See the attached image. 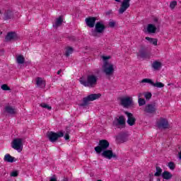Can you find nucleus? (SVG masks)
<instances>
[{
  "instance_id": "13",
  "label": "nucleus",
  "mask_w": 181,
  "mask_h": 181,
  "mask_svg": "<svg viewBox=\"0 0 181 181\" xmlns=\"http://www.w3.org/2000/svg\"><path fill=\"white\" fill-rule=\"evenodd\" d=\"M137 56L141 57V59H148L149 57V54L148 53L146 47L142 46L139 51Z\"/></svg>"
},
{
  "instance_id": "18",
  "label": "nucleus",
  "mask_w": 181,
  "mask_h": 181,
  "mask_svg": "<svg viewBox=\"0 0 181 181\" xmlns=\"http://www.w3.org/2000/svg\"><path fill=\"white\" fill-rule=\"evenodd\" d=\"M95 21H97V18L88 17L86 18L85 22L86 23L87 26L89 28H94V25H95Z\"/></svg>"
},
{
  "instance_id": "25",
  "label": "nucleus",
  "mask_w": 181,
  "mask_h": 181,
  "mask_svg": "<svg viewBox=\"0 0 181 181\" xmlns=\"http://www.w3.org/2000/svg\"><path fill=\"white\" fill-rule=\"evenodd\" d=\"M4 110H5V112H7V114H10L11 115H13L14 114H16L15 109L11 106H6Z\"/></svg>"
},
{
  "instance_id": "7",
  "label": "nucleus",
  "mask_w": 181,
  "mask_h": 181,
  "mask_svg": "<svg viewBox=\"0 0 181 181\" xmlns=\"http://www.w3.org/2000/svg\"><path fill=\"white\" fill-rule=\"evenodd\" d=\"M23 140L21 138L14 139L11 143L13 149L18 151V152H22L23 149Z\"/></svg>"
},
{
  "instance_id": "42",
  "label": "nucleus",
  "mask_w": 181,
  "mask_h": 181,
  "mask_svg": "<svg viewBox=\"0 0 181 181\" xmlns=\"http://www.w3.org/2000/svg\"><path fill=\"white\" fill-rule=\"evenodd\" d=\"M103 59L104 62H107V60L111 59V57H107V56H103Z\"/></svg>"
},
{
  "instance_id": "19",
  "label": "nucleus",
  "mask_w": 181,
  "mask_h": 181,
  "mask_svg": "<svg viewBox=\"0 0 181 181\" xmlns=\"http://www.w3.org/2000/svg\"><path fill=\"white\" fill-rule=\"evenodd\" d=\"M13 18V13L11 10H7L4 13V21H9V19H12Z\"/></svg>"
},
{
  "instance_id": "37",
  "label": "nucleus",
  "mask_w": 181,
  "mask_h": 181,
  "mask_svg": "<svg viewBox=\"0 0 181 181\" xmlns=\"http://www.w3.org/2000/svg\"><path fill=\"white\" fill-rule=\"evenodd\" d=\"M1 90H3L4 91H10L11 88H9V86H8V85L6 84H3L1 86Z\"/></svg>"
},
{
  "instance_id": "30",
  "label": "nucleus",
  "mask_w": 181,
  "mask_h": 181,
  "mask_svg": "<svg viewBox=\"0 0 181 181\" xmlns=\"http://www.w3.org/2000/svg\"><path fill=\"white\" fill-rule=\"evenodd\" d=\"M153 87H156L157 88H163L165 87V84H163L162 82L156 81L153 82Z\"/></svg>"
},
{
  "instance_id": "34",
  "label": "nucleus",
  "mask_w": 181,
  "mask_h": 181,
  "mask_svg": "<svg viewBox=\"0 0 181 181\" xmlns=\"http://www.w3.org/2000/svg\"><path fill=\"white\" fill-rule=\"evenodd\" d=\"M138 103L139 107H142L143 105H145V104H146V101L144 98H139Z\"/></svg>"
},
{
  "instance_id": "14",
  "label": "nucleus",
  "mask_w": 181,
  "mask_h": 181,
  "mask_svg": "<svg viewBox=\"0 0 181 181\" xmlns=\"http://www.w3.org/2000/svg\"><path fill=\"white\" fill-rule=\"evenodd\" d=\"M147 114H155L156 112V105L155 104H148L144 109Z\"/></svg>"
},
{
  "instance_id": "21",
  "label": "nucleus",
  "mask_w": 181,
  "mask_h": 181,
  "mask_svg": "<svg viewBox=\"0 0 181 181\" xmlns=\"http://www.w3.org/2000/svg\"><path fill=\"white\" fill-rule=\"evenodd\" d=\"M163 179H165V180H170L172 177H173V175L170 173V172L165 170L162 174Z\"/></svg>"
},
{
  "instance_id": "36",
  "label": "nucleus",
  "mask_w": 181,
  "mask_h": 181,
  "mask_svg": "<svg viewBox=\"0 0 181 181\" xmlns=\"http://www.w3.org/2000/svg\"><path fill=\"white\" fill-rule=\"evenodd\" d=\"M144 97L147 101H149L151 98H152V93L150 92H147L144 94Z\"/></svg>"
},
{
  "instance_id": "24",
  "label": "nucleus",
  "mask_w": 181,
  "mask_h": 181,
  "mask_svg": "<svg viewBox=\"0 0 181 181\" xmlns=\"http://www.w3.org/2000/svg\"><path fill=\"white\" fill-rule=\"evenodd\" d=\"M62 23H63V18L59 16L58 18H57L55 23L53 24V28L57 29V28H59V26H62Z\"/></svg>"
},
{
  "instance_id": "8",
  "label": "nucleus",
  "mask_w": 181,
  "mask_h": 181,
  "mask_svg": "<svg viewBox=\"0 0 181 181\" xmlns=\"http://www.w3.org/2000/svg\"><path fill=\"white\" fill-rule=\"evenodd\" d=\"M100 153L101 156H103V158H105V159H112V158L117 159V158H118V156H117V154L114 153L112 149L111 148L109 150H103Z\"/></svg>"
},
{
  "instance_id": "28",
  "label": "nucleus",
  "mask_w": 181,
  "mask_h": 181,
  "mask_svg": "<svg viewBox=\"0 0 181 181\" xmlns=\"http://www.w3.org/2000/svg\"><path fill=\"white\" fill-rule=\"evenodd\" d=\"M152 67L154 69V70H159V69L162 67V63L158 61H155L153 62Z\"/></svg>"
},
{
  "instance_id": "38",
  "label": "nucleus",
  "mask_w": 181,
  "mask_h": 181,
  "mask_svg": "<svg viewBox=\"0 0 181 181\" xmlns=\"http://www.w3.org/2000/svg\"><path fill=\"white\" fill-rule=\"evenodd\" d=\"M176 5H177V1H171L170 4V8L171 9H175V6H176Z\"/></svg>"
},
{
  "instance_id": "1",
  "label": "nucleus",
  "mask_w": 181,
  "mask_h": 181,
  "mask_svg": "<svg viewBox=\"0 0 181 181\" xmlns=\"http://www.w3.org/2000/svg\"><path fill=\"white\" fill-rule=\"evenodd\" d=\"M100 73L101 71L99 69H95L93 70L92 74L87 76L86 81L84 77H81L79 83L84 87H94L97 84V81H98Z\"/></svg>"
},
{
  "instance_id": "33",
  "label": "nucleus",
  "mask_w": 181,
  "mask_h": 181,
  "mask_svg": "<svg viewBox=\"0 0 181 181\" xmlns=\"http://www.w3.org/2000/svg\"><path fill=\"white\" fill-rule=\"evenodd\" d=\"M168 167L169 168V169H170V170H175V169L176 168V165L175 164V163L170 161V163H168Z\"/></svg>"
},
{
  "instance_id": "12",
  "label": "nucleus",
  "mask_w": 181,
  "mask_h": 181,
  "mask_svg": "<svg viewBox=\"0 0 181 181\" xmlns=\"http://www.w3.org/2000/svg\"><path fill=\"white\" fill-rule=\"evenodd\" d=\"M121 105L127 108V107H130L132 105V98L129 97L122 98L121 100Z\"/></svg>"
},
{
  "instance_id": "32",
  "label": "nucleus",
  "mask_w": 181,
  "mask_h": 181,
  "mask_svg": "<svg viewBox=\"0 0 181 181\" xmlns=\"http://www.w3.org/2000/svg\"><path fill=\"white\" fill-rule=\"evenodd\" d=\"M40 105L42 108H46L47 110H48V111H50L52 110V106H50L45 103H42Z\"/></svg>"
},
{
  "instance_id": "9",
  "label": "nucleus",
  "mask_w": 181,
  "mask_h": 181,
  "mask_svg": "<svg viewBox=\"0 0 181 181\" xmlns=\"http://www.w3.org/2000/svg\"><path fill=\"white\" fill-rule=\"evenodd\" d=\"M113 127H125V117L121 115L118 117H115L112 122Z\"/></svg>"
},
{
  "instance_id": "48",
  "label": "nucleus",
  "mask_w": 181,
  "mask_h": 181,
  "mask_svg": "<svg viewBox=\"0 0 181 181\" xmlns=\"http://www.w3.org/2000/svg\"><path fill=\"white\" fill-rule=\"evenodd\" d=\"M110 13H111V11H107V12L106 13V15H110Z\"/></svg>"
},
{
  "instance_id": "17",
  "label": "nucleus",
  "mask_w": 181,
  "mask_h": 181,
  "mask_svg": "<svg viewBox=\"0 0 181 181\" xmlns=\"http://www.w3.org/2000/svg\"><path fill=\"white\" fill-rule=\"evenodd\" d=\"M116 139L118 142H120V144H124V142L128 141V134L126 133H121L116 136Z\"/></svg>"
},
{
  "instance_id": "46",
  "label": "nucleus",
  "mask_w": 181,
  "mask_h": 181,
  "mask_svg": "<svg viewBox=\"0 0 181 181\" xmlns=\"http://www.w3.org/2000/svg\"><path fill=\"white\" fill-rule=\"evenodd\" d=\"M153 21H154V22H158L159 20L156 18L153 19Z\"/></svg>"
},
{
  "instance_id": "39",
  "label": "nucleus",
  "mask_w": 181,
  "mask_h": 181,
  "mask_svg": "<svg viewBox=\"0 0 181 181\" xmlns=\"http://www.w3.org/2000/svg\"><path fill=\"white\" fill-rule=\"evenodd\" d=\"M109 26L110 28H115V21L110 20L109 21Z\"/></svg>"
},
{
  "instance_id": "41",
  "label": "nucleus",
  "mask_w": 181,
  "mask_h": 181,
  "mask_svg": "<svg viewBox=\"0 0 181 181\" xmlns=\"http://www.w3.org/2000/svg\"><path fill=\"white\" fill-rule=\"evenodd\" d=\"M64 139H65V141H69V139H70V135H69V133L65 134Z\"/></svg>"
},
{
  "instance_id": "3",
  "label": "nucleus",
  "mask_w": 181,
  "mask_h": 181,
  "mask_svg": "<svg viewBox=\"0 0 181 181\" xmlns=\"http://www.w3.org/2000/svg\"><path fill=\"white\" fill-rule=\"evenodd\" d=\"M101 97L100 93H93L88 95V96L83 98V102L79 104L80 107H86V105H88V103L90 101H94L95 100H98Z\"/></svg>"
},
{
  "instance_id": "40",
  "label": "nucleus",
  "mask_w": 181,
  "mask_h": 181,
  "mask_svg": "<svg viewBox=\"0 0 181 181\" xmlns=\"http://www.w3.org/2000/svg\"><path fill=\"white\" fill-rule=\"evenodd\" d=\"M19 175V173H18V171H13L11 173V176L12 177H17V176Z\"/></svg>"
},
{
  "instance_id": "47",
  "label": "nucleus",
  "mask_w": 181,
  "mask_h": 181,
  "mask_svg": "<svg viewBox=\"0 0 181 181\" xmlns=\"http://www.w3.org/2000/svg\"><path fill=\"white\" fill-rule=\"evenodd\" d=\"M60 73H62V69L59 70L57 73V74H60Z\"/></svg>"
},
{
  "instance_id": "51",
  "label": "nucleus",
  "mask_w": 181,
  "mask_h": 181,
  "mask_svg": "<svg viewBox=\"0 0 181 181\" xmlns=\"http://www.w3.org/2000/svg\"><path fill=\"white\" fill-rule=\"evenodd\" d=\"M97 181H102L101 180H97Z\"/></svg>"
},
{
  "instance_id": "10",
  "label": "nucleus",
  "mask_w": 181,
  "mask_h": 181,
  "mask_svg": "<svg viewBox=\"0 0 181 181\" xmlns=\"http://www.w3.org/2000/svg\"><path fill=\"white\" fill-rule=\"evenodd\" d=\"M129 2H131V0H124L122 2L120 5V8L118 10L119 15H122V13H124V12H125L127 9L129 8V6H131V4H129Z\"/></svg>"
},
{
  "instance_id": "27",
  "label": "nucleus",
  "mask_w": 181,
  "mask_h": 181,
  "mask_svg": "<svg viewBox=\"0 0 181 181\" xmlns=\"http://www.w3.org/2000/svg\"><path fill=\"white\" fill-rule=\"evenodd\" d=\"M16 62L18 64H23V63H25V57H23L22 54L17 56Z\"/></svg>"
},
{
  "instance_id": "6",
  "label": "nucleus",
  "mask_w": 181,
  "mask_h": 181,
  "mask_svg": "<svg viewBox=\"0 0 181 181\" xmlns=\"http://www.w3.org/2000/svg\"><path fill=\"white\" fill-rule=\"evenodd\" d=\"M62 136H64V133H63V132H58L57 133L54 132H48L47 133V137L49 141L52 143L56 142L59 138H62Z\"/></svg>"
},
{
  "instance_id": "11",
  "label": "nucleus",
  "mask_w": 181,
  "mask_h": 181,
  "mask_svg": "<svg viewBox=\"0 0 181 181\" xmlns=\"http://www.w3.org/2000/svg\"><path fill=\"white\" fill-rule=\"evenodd\" d=\"M125 115L127 116V124L129 127H133L136 122V119L134 117V115L128 111L124 112Z\"/></svg>"
},
{
  "instance_id": "2",
  "label": "nucleus",
  "mask_w": 181,
  "mask_h": 181,
  "mask_svg": "<svg viewBox=\"0 0 181 181\" xmlns=\"http://www.w3.org/2000/svg\"><path fill=\"white\" fill-rule=\"evenodd\" d=\"M110 148V142L106 139H102L99 141L98 146L95 147V152L98 153V155H100L103 151H105Z\"/></svg>"
},
{
  "instance_id": "20",
  "label": "nucleus",
  "mask_w": 181,
  "mask_h": 181,
  "mask_svg": "<svg viewBox=\"0 0 181 181\" xmlns=\"http://www.w3.org/2000/svg\"><path fill=\"white\" fill-rule=\"evenodd\" d=\"M36 84L37 87H40V88H45V87H46V81L42 80L40 77L37 78Z\"/></svg>"
},
{
  "instance_id": "29",
  "label": "nucleus",
  "mask_w": 181,
  "mask_h": 181,
  "mask_svg": "<svg viewBox=\"0 0 181 181\" xmlns=\"http://www.w3.org/2000/svg\"><path fill=\"white\" fill-rule=\"evenodd\" d=\"M146 40H148L151 43V45H153L154 46H158V39L156 38L146 37Z\"/></svg>"
},
{
  "instance_id": "43",
  "label": "nucleus",
  "mask_w": 181,
  "mask_h": 181,
  "mask_svg": "<svg viewBox=\"0 0 181 181\" xmlns=\"http://www.w3.org/2000/svg\"><path fill=\"white\" fill-rule=\"evenodd\" d=\"M4 54V49L0 50V56H3Z\"/></svg>"
},
{
  "instance_id": "16",
  "label": "nucleus",
  "mask_w": 181,
  "mask_h": 181,
  "mask_svg": "<svg viewBox=\"0 0 181 181\" xmlns=\"http://www.w3.org/2000/svg\"><path fill=\"white\" fill-rule=\"evenodd\" d=\"M158 128H163L168 129L169 128V122L165 118H160V122L158 123Z\"/></svg>"
},
{
  "instance_id": "35",
  "label": "nucleus",
  "mask_w": 181,
  "mask_h": 181,
  "mask_svg": "<svg viewBox=\"0 0 181 181\" xmlns=\"http://www.w3.org/2000/svg\"><path fill=\"white\" fill-rule=\"evenodd\" d=\"M141 83H147L148 84H151V86H153V82L151 78H144L143 80H141Z\"/></svg>"
},
{
  "instance_id": "49",
  "label": "nucleus",
  "mask_w": 181,
  "mask_h": 181,
  "mask_svg": "<svg viewBox=\"0 0 181 181\" xmlns=\"http://www.w3.org/2000/svg\"><path fill=\"white\" fill-rule=\"evenodd\" d=\"M64 181H69V179L65 177V178L64 179Z\"/></svg>"
},
{
  "instance_id": "22",
  "label": "nucleus",
  "mask_w": 181,
  "mask_h": 181,
  "mask_svg": "<svg viewBox=\"0 0 181 181\" xmlns=\"http://www.w3.org/2000/svg\"><path fill=\"white\" fill-rule=\"evenodd\" d=\"M4 162H8L9 163H13L15 162V157L11 156V154H6L4 158Z\"/></svg>"
},
{
  "instance_id": "50",
  "label": "nucleus",
  "mask_w": 181,
  "mask_h": 181,
  "mask_svg": "<svg viewBox=\"0 0 181 181\" xmlns=\"http://www.w3.org/2000/svg\"><path fill=\"white\" fill-rule=\"evenodd\" d=\"M157 181H160V178H157Z\"/></svg>"
},
{
  "instance_id": "4",
  "label": "nucleus",
  "mask_w": 181,
  "mask_h": 181,
  "mask_svg": "<svg viewBox=\"0 0 181 181\" xmlns=\"http://www.w3.org/2000/svg\"><path fill=\"white\" fill-rule=\"evenodd\" d=\"M103 73H105V76L107 77H111V76H114V64H110L108 61H105L103 65Z\"/></svg>"
},
{
  "instance_id": "15",
  "label": "nucleus",
  "mask_w": 181,
  "mask_h": 181,
  "mask_svg": "<svg viewBox=\"0 0 181 181\" xmlns=\"http://www.w3.org/2000/svg\"><path fill=\"white\" fill-rule=\"evenodd\" d=\"M11 40H18V34L15 32L8 33L5 37V42H11Z\"/></svg>"
},
{
  "instance_id": "45",
  "label": "nucleus",
  "mask_w": 181,
  "mask_h": 181,
  "mask_svg": "<svg viewBox=\"0 0 181 181\" xmlns=\"http://www.w3.org/2000/svg\"><path fill=\"white\" fill-rule=\"evenodd\" d=\"M178 155H179V159L181 160V151L180 153H178Z\"/></svg>"
},
{
  "instance_id": "26",
  "label": "nucleus",
  "mask_w": 181,
  "mask_h": 181,
  "mask_svg": "<svg viewBox=\"0 0 181 181\" xmlns=\"http://www.w3.org/2000/svg\"><path fill=\"white\" fill-rule=\"evenodd\" d=\"M163 170L159 166L156 167V173H154V176L156 177H159V176H162L163 174Z\"/></svg>"
},
{
  "instance_id": "44",
  "label": "nucleus",
  "mask_w": 181,
  "mask_h": 181,
  "mask_svg": "<svg viewBox=\"0 0 181 181\" xmlns=\"http://www.w3.org/2000/svg\"><path fill=\"white\" fill-rule=\"evenodd\" d=\"M142 95H143V93H139L138 95L139 98H141V97H142Z\"/></svg>"
},
{
  "instance_id": "5",
  "label": "nucleus",
  "mask_w": 181,
  "mask_h": 181,
  "mask_svg": "<svg viewBox=\"0 0 181 181\" xmlns=\"http://www.w3.org/2000/svg\"><path fill=\"white\" fill-rule=\"evenodd\" d=\"M104 30H105V25L103 22L99 21L96 23L95 25V30H92L91 36L97 37L98 36V33H104Z\"/></svg>"
},
{
  "instance_id": "31",
  "label": "nucleus",
  "mask_w": 181,
  "mask_h": 181,
  "mask_svg": "<svg viewBox=\"0 0 181 181\" xmlns=\"http://www.w3.org/2000/svg\"><path fill=\"white\" fill-rule=\"evenodd\" d=\"M73 51H74L73 47H68L65 52V56L66 57H69V56H70L71 53H73Z\"/></svg>"
},
{
  "instance_id": "23",
  "label": "nucleus",
  "mask_w": 181,
  "mask_h": 181,
  "mask_svg": "<svg viewBox=\"0 0 181 181\" xmlns=\"http://www.w3.org/2000/svg\"><path fill=\"white\" fill-rule=\"evenodd\" d=\"M157 29L156 26L153 24H148L147 25V32L148 33H156Z\"/></svg>"
}]
</instances>
